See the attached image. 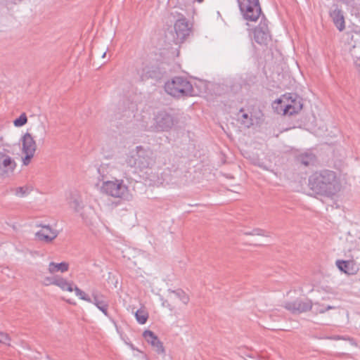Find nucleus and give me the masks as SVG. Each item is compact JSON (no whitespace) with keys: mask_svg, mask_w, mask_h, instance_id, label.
<instances>
[{"mask_svg":"<svg viewBox=\"0 0 360 360\" xmlns=\"http://www.w3.org/2000/svg\"><path fill=\"white\" fill-rule=\"evenodd\" d=\"M145 340L151 345L158 354L165 353V349L162 343L160 341L158 336L151 330H145L143 333Z\"/></svg>","mask_w":360,"mask_h":360,"instance_id":"f3484780","label":"nucleus"},{"mask_svg":"<svg viewBox=\"0 0 360 360\" xmlns=\"http://www.w3.org/2000/svg\"><path fill=\"white\" fill-rule=\"evenodd\" d=\"M128 167L142 171L150 168L155 163L153 150L148 147L136 146L135 150L130 152L125 160Z\"/></svg>","mask_w":360,"mask_h":360,"instance_id":"f03ea898","label":"nucleus"},{"mask_svg":"<svg viewBox=\"0 0 360 360\" xmlns=\"http://www.w3.org/2000/svg\"><path fill=\"white\" fill-rule=\"evenodd\" d=\"M169 292L174 295L176 297L179 298V300L185 304H188L189 302V297L181 289H178L176 290H169Z\"/></svg>","mask_w":360,"mask_h":360,"instance_id":"393cba45","label":"nucleus"},{"mask_svg":"<svg viewBox=\"0 0 360 360\" xmlns=\"http://www.w3.org/2000/svg\"><path fill=\"white\" fill-rule=\"evenodd\" d=\"M255 41L260 44L266 46L271 41V36L265 22H260L253 32Z\"/></svg>","mask_w":360,"mask_h":360,"instance_id":"9d476101","label":"nucleus"},{"mask_svg":"<svg viewBox=\"0 0 360 360\" xmlns=\"http://www.w3.org/2000/svg\"><path fill=\"white\" fill-rule=\"evenodd\" d=\"M330 16L336 27L340 31H342L345 27L342 11L340 9L335 8L330 13Z\"/></svg>","mask_w":360,"mask_h":360,"instance_id":"6ab92c4d","label":"nucleus"},{"mask_svg":"<svg viewBox=\"0 0 360 360\" xmlns=\"http://www.w3.org/2000/svg\"><path fill=\"white\" fill-rule=\"evenodd\" d=\"M174 27L176 35L174 38V41L176 44L182 43L191 31V27L185 18L177 20Z\"/></svg>","mask_w":360,"mask_h":360,"instance_id":"6e6552de","label":"nucleus"},{"mask_svg":"<svg viewBox=\"0 0 360 360\" xmlns=\"http://www.w3.org/2000/svg\"><path fill=\"white\" fill-rule=\"evenodd\" d=\"M274 108L278 112H283V115H292L302 109V98L295 94H286L274 103Z\"/></svg>","mask_w":360,"mask_h":360,"instance_id":"20e7f679","label":"nucleus"},{"mask_svg":"<svg viewBox=\"0 0 360 360\" xmlns=\"http://www.w3.org/2000/svg\"><path fill=\"white\" fill-rule=\"evenodd\" d=\"M56 278L57 277H55V278H51V277H46L44 279V283H45V285H54V283L53 281H55L56 280Z\"/></svg>","mask_w":360,"mask_h":360,"instance_id":"72a5a7b5","label":"nucleus"},{"mask_svg":"<svg viewBox=\"0 0 360 360\" xmlns=\"http://www.w3.org/2000/svg\"><path fill=\"white\" fill-rule=\"evenodd\" d=\"M54 285L60 287L63 290H68L69 292L73 291L72 284L67 281V280L58 277L56 280L53 281Z\"/></svg>","mask_w":360,"mask_h":360,"instance_id":"b1692460","label":"nucleus"},{"mask_svg":"<svg viewBox=\"0 0 360 360\" xmlns=\"http://www.w3.org/2000/svg\"><path fill=\"white\" fill-rule=\"evenodd\" d=\"M283 307L292 314H300L311 309L312 303L309 300L297 299L293 302H285Z\"/></svg>","mask_w":360,"mask_h":360,"instance_id":"1a4fd4ad","label":"nucleus"},{"mask_svg":"<svg viewBox=\"0 0 360 360\" xmlns=\"http://www.w3.org/2000/svg\"><path fill=\"white\" fill-rule=\"evenodd\" d=\"M309 187L316 194L330 197L340 191L341 184L335 172L323 169L309 177Z\"/></svg>","mask_w":360,"mask_h":360,"instance_id":"f257e3e1","label":"nucleus"},{"mask_svg":"<svg viewBox=\"0 0 360 360\" xmlns=\"http://www.w3.org/2000/svg\"><path fill=\"white\" fill-rule=\"evenodd\" d=\"M22 145V152L35 153L37 144L32 136L30 133H26L21 139Z\"/></svg>","mask_w":360,"mask_h":360,"instance_id":"a211bd4d","label":"nucleus"},{"mask_svg":"<svg viewBox=\"0 0 360 360\" xmlns=\"http://www.w3.org/2000/svg\"><path fill=\"white\" fill-rule=\"evenodd\" d=\"M135 316L140 324H144L148 320V314L143 309H139L135 313Z\"/></svg>","mask_w":360,"mask_h":360,"instance_id":"a878e982","label":"nucleus"},{"mask_svg":"<svg viewBox=\"0 0 360 360\" xmlns=\"http://www.w3.org/2000/svg\"><path fill=\"white\" fill-rule=\"evenodd\" d=\"M16 167L14 160L8 155L0 152V177L12 173Z\"/></svg>","mask_w":360,"mask_h":360,"instance_id":"9b49d317","label":"nucleus"},{"mask_svg":"<svg viewBox=\"0 0 360 360\" xmlns=\"http://www.w3.org/2000/svg\"><path fill=\"white\" fill-rule=\"evenodd\" d=\"M334 309H336V307L331 305H325L320 304L319 302H315L314 304H312V308L311 310H312L313 313L317 314H323L325 313L326 311Z\"/></svg>","mask_w":360,"mask_h":360,"instance_id":"5701e85b","label":"nucleus"},{"mask_svg":"<svg viewBox=\"0 0 360 360\" xmlns=\"http://www.w3.org/2000/svg\"><path fill=\"white\" fill-rule=\"evenodd\" d=\"M14 191L15 195L19 197H24L30 193V190L27 187H17Z\"/></svg>","mask_w":360,"mask_h":360,"instance_id":"c756f323","label":"nucleus"},{"mask_svg":"<svg viewBox=\"0 0 360 360\" xmlns=\"http://www.w3.org/2000/svg\"><path fill=\"white\" fill-rule=\"evenodd\" d=\"M91 296L93 297L91 303H94L106 316H109L108 311V302L105 297L97 290L91 291Z\"/></svg>","mask_w":360,"mask_h":360,"instance_id":"2eb2a0df","label":"nucleus"},{"mask_svg":"<svg viewBox=\"0 0 360 360\" xmlns=\"http://www.w3.org/2000/svg\"><path fill=\"white\" fill-rule=\"evenodd\" d=\"M237 120L246 128H250L253 125L252 117L245 112L243 108H241L237 114Z\"/></svg>","mask_w":360,"mask_h":360,"instance_id":"412c9836","label":"nucleus"},{"mask_svg":"<svg viewBox=\"0 0 360 360\" xmlns=\"http://www.w3.org/2000/svg\"><path fill=\"white\" fill-rule=\"evenodd\" d=\"M336 266L339 270L347 275H355L359 271V268L356 263L352 260H337Z\"/></svg>","mask_w":360,"mask_h":360,"instance_id":"dca6fc26","label":"nucleus"},{"mask_svg":"<svg viewBox=\"0 0 360 360\" xmlns=\"http://www.w3.org/2000/svg\"><path fill=\"white\" fill-rule=\"evenodd\" d=\"M11 338L7 333L0 331V342L10 346Z\"/></svg>","mask_w":360,"mask_h":360,"instance_id":"2f4dec72","label":"nucleus"},{"mask_svg":"<svg viewBox=\"0 0 360 360\" xmlns=\"http://www.w3.org/2000/svg\"><path fill=\"white\" fill-rule=\"evenodd\" d=\"M239 7L243 18L248 21H257L262 13L259 0L239 1Z\"/></svg>","mask_w":360,"mask_h":360,"instance_id":"0eeeda50","label":"nucleus"},{"mask_svg":"<svg viewBox=\"0 0 360 360\" xmlns=\"http://www.w3.org/2000/svg\"><path fill=\"white\" fill-rule=\"evenodd\" d=\"M199 3H202L204 0H196Z\"/></svg>","mask_w":360,"mask_h":360,"instance_id":"c9c22d12","label":"nucleus"},{"mask_svg":"<svg viewBox=\"0 0 360 360\" xmlns=\"http://www.w3.org/2000/svg\"><path fill=\"white\" fill-rule=\"evenodd\" d=\"M27 122V117L25 112L22 113L20 117L15 119L13 124L15 127H22L25 125Z\"/></svg>","mask_w":360,"mask_h":360,"instance_id":"c85d7f7f","label":"nucleus"},{"mask_svg":"<svg viewBox=\"0 0 360 360\" xmlns=\"http://www.w3.org/2000/svg\"><path fill=\"white\" fill-rule=\"evenodd\" d=\"M101 186V191L114 198H123L128 192V187L124 184L123 180L115 181L104 180Z\"/></svg>","mask_w":360,"mask_h":360,"instance_id":"423d86ee","label":"nucleus"},{"mask_svg":"<svg viewBox=\"0 0 360 360\" xmlns=\"http://www.w3.org/2000/svg\"><path fill=\"white\" fill-rule=\"evenodd\" d=\"M349 53L354 60V64L360 62V34L355 33L351 37V41L349 42Z\"/></svg>","mask_w":360,"mask_h":360,"instance_id":"ddd939ff","label":"nucleus"},{"mask_svg":"<svg viewBox=\"0 0 360 360\" xmlns=\"http://www.w3.org/2000/svg\"><path fill=\"white\" fill-rule=\"evenodd\" d=\"M69 269V264L67 262H60V263H55L53 262H51L49 264V272L50 274H54L56 272H65Z\"/></svg>","mask_w":360,"mask_h":360,"instance_id":"4be33fe9","label":"nucleus"},{"mask_svg":"<svg viewBox=\"0 0 360 360\" xmlns=\"http://www.w3.org/2000/svg\"><path fill=\"white\" fill-rule=\"evenodd\" d=\"M174 119L166 111H160L155 115L153 123L148 128L150 131H167L174 125Z\"/></svg>","mask_w":360,"mask_h":360,"instance_id":"39448f33","label":"nucleus"},{"mask_svg":"<svg viewBox=\"0 0 360 360\" xmlns=\"http://www.w3.org/2000/svg\"><path fill=\"white\" fill-rule=\"evenodd\" d=\"M23 153L25 154V156L22 160L23 164L25 165H27L30 162V160L33 158L34 153H28V152H23Z\"/></svg>","mask_w":360,"mask_h":360,"instance_id":"473e14b6","label":"nucleus"},{"mask_svg":"<svg viewBox=\"0 0 360 360\" xmlns=\"http://www.w3.org/2000/svg\"><path fill=\"white\" fill-rule=\"evenodd\" d=\"M165 90L174 97L193 96L196 94L188 79L174 77L165 84Z\"/></svg>","mask_w":360,"mask_h":360,"instance_id":"7ed1b4c3","label":"nucleus"},{"mask_svg":"<svg viewBox=\"0 0 360 360\" xmlns=\"http://www.w3.org/2000/svg\"><path fill=\"white\" fill-rule=\"evenodd\" d=\"M297 163L304 166H310L314 164L316 161L315 155L310 153H304L298 155L296 157Z\"/></svg>","mask_w":360,"mask_h":360,"instance_id":"aec40b11","label":"nucleus"},{"mask_svg":"<svg viewBox=\"0 0 360 360\" xmlns=\"http://www.w3.org/2000/svg\"><path fill=\"white\" fill-rule=\"evenodd\" d=\"M70 207L75 212H79L82 207V201L78 198H73L69 202Z\"/></svg>","mask_w":360,"mask_h":360,"instance_id":"bb28decb","label":"nucleus"},{"mask_svg":"<svg viewBox=\"0 0 360 360\" xmlns=\"http://www.w3.org/2000/svg\"><path fill=\"white\" fill-rule=\"evenodd\" d=\"M101 169H102V168H99V169H98V172H99V173H101Z\"/></svg>","mask_w":360,"mask_h":360,"instance_id":"4c0bfd02","label":"nucleus"},{"mask_svg":"<svg viewBox=\"0 0 360 360\" xmlns=\"http://www.w3.org/2000/svg\"><path fill=\"white\" fill-rule=\"evenodd\" d=\"M105 55H106V53H105V52H104V53H103V56H102V57H103V58H104V57L105 56Z\"/></svg>","mask_w":360,"mask_h":360,"instance_id":"e433bc0d","label":"nucleus"},{"mask_svg":"<svg viewBox=\"0 0 360 360\" xmlns=\"http://www.w3.org/2000/svg\"><path fill=\"white\" fill-rule=\"evenodd\" d=\"M39 226H41L42 230L37 231L35 236L40 241L50 243L58 236L59 231L53 229L50 225L40 224Z\"/></svg>","mask_w":360,"mask_h":360,"instance_id":"f8f14e48","label":"nucleus"},{"mask_svg":"<svg viewBox=\"0 0 360 360\" xmlns=\"http://www.w3.org/2000/svg\"><path fill=\"white\" fill-rule=\"evenodd\" d=\"M165 71L158 66L146 67L143 70V73L141 75L142 81L147 80L148 79H153L155 80L161 79Z\"/></svg>","mask_w":360,"mask_h":360,"instance_id":"4468645a","label":"nucleus"},{"mask_svg":"<svg viewBox=\"0 0 360 360\" xmlns=\"http://www.w3.org/2000/svg\"><path fill=\"white\" fill-rule=\"evenodd\" d=\"M244 234L248 236H266V232L263 229H255L250 232H245Z\"/></svg>","mask_w":360,"mask_h":360,"instance_id":"7c9ffc66","label":"nucleus"},{"mask_svg":"<svg viewBox=\"0 0 360 360\" xmlns=\"http://www.w3.org/2000/svg\"><path fill=\"white\" fill-rule=\"evenodd\" d=\"M354 65H355L356 68H357L358 72L360 74V62H359V65L358 64H354Z\"/></svg>","mask_w":360,"mask_h":360,"instance_id":"f704fd0d","label":"nucleus"},{"mask_svg":"<svg viewBox=\"0 0 360 360\" xmlns=\"http://www.w3.org/2000/svg\"><path fill=\"white\" fill-rule=\"evenodd\" d=\"M77 296H78L81 300H85L88 302H91L92 300L82 290H80L78 287L75 286L73 288Z\"/></svg>","mask_w":360,"mask_h":360,"instance_id":"cd10ccee","label":"nucleus"}]
</instances>
